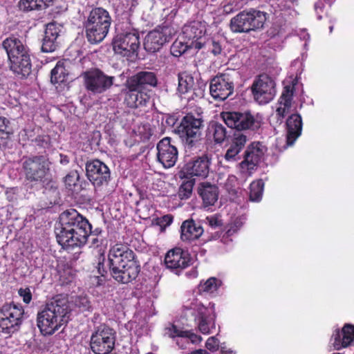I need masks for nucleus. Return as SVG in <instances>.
<instances>
[{"mask_svg":"<svg viewBox=\"0 0 354 354\" xmlns=\"http://www.w3.org/2000/svg\"><path fill=\"white\" fill-rule=\"evenodd\" d=\"M236 232V229L234 227H231L227 230L225 234L227 237L232 236Z\"/></svg>","mask_w":354,"mask_h":354,"instance_id":"nucleus-60","label":"nucleus"},{"mask_svg":"<svg viewBox=\"0 0 354 354\" xmlns=\"http://www.w3.org/2000/svg\"><path fill=\"white\" fill-rule=\"evenodd\" d=\"M55 0H38L41 10H44L48 7L53 6Z\"/></svg>","mask_w":354,"mask_h":354,"instance_id":"nucleus-54","label":"nucleus"},{"mask_svg":"<svg viewBox=\"0 0 354 354\" xmlns=\"http://www.w3.org/2000/svg\"><path fill=\"white\" fill-rule=\"evenodd\" d=\"M17 51H19L21 53V56L19 57V64L20 65L19 69H15L12 68H10V69L15 75L26 77L31 73L32 68L30 52L29 50L28 52H24L22 50L20 51L19 48Z\"/></svg>","mask_w":354,"mask_h":354,"instance_id":"nucleus-32","label":"nucleus"},{"mask_svg":"<svg viewBox=\"0 0 354 354\" xmlns=\"http://www.w3.org/2000/svg\"><path fill=\"white\" fill-rule=\"evenodd\" d=\"M222 285V281L216 277H210L205 282H201L198 285V292L206 294H214Z\"/></svg>","mask_w":354,"mask_h":354,"instance_id":"nucleus-36","label":"nucleus"},{"mask_svg":"<svg viewBox=\"0 0 354 354\" xmlns=\"http://www.w3.org/2000/svg\"><path fill=\"white\" fill-rule=\"evenodd\" d=\"M234 88L231 75L227 73H220L211 80L209 92L214 99L223 101L233 93Z\"/></svg>","mask_w":354,"mask_h":354,"instance_id":"nucleus-15","label":"nucleus"},{"mask_svg":"<svg viewBox=\"0 0 354 354\" xmlns=\"http://www.w3.org/2000/svg\"><path fill=\"white\" fill-rule=\"evenodd\" d=\"M60 162L62 165H66L69 162L68 157L66 155L60 154Z\"/></svg>","mask_w":354,"mask_h":354,"instance_id":"nucleus-58","label":"nucleus"},{"mask_svg":"<svg viewBox=\"0 0 354 354\" xmlns=\"http://www.w3.org/2000/svg\"><path fill=\"white\" fill-rule=\"evenodd\" d=\"M86 175L95 187L108 185L111 180V172L108 166L98 159L87 161Z\"/></svg>","mask_w":354,"mask_h":354,"instance_id":"nucleus-14","label":"nucleus"},{"mask_svg":"<svg viewBox=\"0 0 354 354\" xmlns=\"http://www.w3.org/2000/svg\"><path fill=\"white\" fill-rule=\"evenodd\" d=\"M10 121L5 117L0 116V138L7 139L12 133Z\"/></svg>","mask_w":354,"mask_h":354,"instance_id":"nucleus-43","label":"nucleus"},{"mask_svg":"<svg viewBox=\"0 0 354 354\" xmlns=\"http://www.w3.org/2000/svg\"><path fill=\"white\" fill-rule=\"evenodd\" d=\"M48 158L44 155L24 156L20 160V174L27 183H44L50 172Z\"/></svg>","mask_w":354,"mask_h":354,"instance_id":"nucleus-7","label":"nucleus"},{"mask_svg":"<svg viewBox=\"0 0 354 354\" xmlns=\"http://www.w3.org/2000/svg\"><path fill=\"white\" fill-rule=\"evenodd\" d=\"M90 240L91 247L98 248L103 244L104 239L99 236H88V241Z\"/></svg>","mask_w":354,"mask_h":354,"instance_id":"nucleus-51","label":"nucleus"},{"mask_svg":"<svg viewBox=\"0 0 354 354\" xmlns=\"http://www.w3.org/2000/svg\"><path fill=\"white\" fill-rule=\"evenodd\" d=\"M203 122V117L199 113H188L181 119L176 131L186 149H192L201 145Z\"/></svg>","mask_w":354,"mask_h":354,"instance_id":"nucleus-6","label":"nucleus"},{"mask_svg":"<svg viewBox=\"0 0 354 354\" xmlns=\"http://www.w3.org/2000/svg\"><path fill=\"white\" fill-rule=\"evenodd\" d=\"M206 135L209 138H212L216 143L221 144L227 137V130L222 124L211 121L208 124Z\"/></svg>","mask_w":354,"mask_h":354,"instance_id":"nucleus-31","label":"nucleus"},{"mask_svg":"<svg viewBox=\"0 0 354 354\" xmlns=\"http://www.w3.org/2000/svg\"><path fill=\"white\" fill-rule=\"evenodd\" d=\"M292 102V95L289 94L287 91L286 93H283L281 95L279 104L285 107L290 108Z\"/></svg>","mask_w":354,"mask_h":354,"instance_id":"nucleus-46","label":"nucleus"},{"mask_svg":"<svg viewBox=\"0 0 354 354\" xmlns=\"http://www.w3.org/2000/svg\"><path fill=\"white\" fill-rule=\"evenodd\" d=\"M172 36V29L169 26H158L146 36L144 47L149 53H156L169 41Z\"/></svg>","mask_w":354,"mask_h":354,"instance_id":"nucleus-17","label":"nucleus"},{"mask_svg":"<svg viewBox=\"0 0 354 354\" xmlns=\"http://www.w3.org/2000/svg\"><path fill=\"white\" fill-rule=\"evenodd\" d=\"M77 305L84 310H89L91 308V302L86 297H80L76 301Z\"/></svg>","mask_w":354,"mask_h":354,"instance_id":"nucleus-48","label":"nucleus"},{"mask_svg":"<svg viewBox=\"0 0 354 354\" xmlns=\"http://www.w3.org/2000/svg\"><path fill=\"white\" fill-rule=\"evenodd\" d=\"M165 263L168 269L179 274L182 270L192 264V258L188 250L174 248L167 252Z\"/></svg>","mask_w":354,"mask_h":354,"instance_id":"nucleus-18","label":"nucleus"},{"mask_svg":"<svg viewBox=\"0 0 354 354\" xmlns=\"http://www.w3.org/2000/svg\"><path fill=\"white\" fill-rule=\"evenodd\" d=\"M60 224L56 238L63 248L82 247L86 243L91 232V225L76 209L64 211L60 216Z\"/></svg>","mask_w":354,"mask_h":354,"instance_id":"nucleus-1","label":"nucleus"},{"mask_svg":"<svg viewBox=\"0 0 354 354\" xmlns=\"http://www.w3.org/2000/svg\"><path fill=\"white\" fill-rule=\"evenodd\" d=\"M195 48L198 50L205 48L214 55H220L222 52L221 42L214 37L204 38L203 41H197L195 44Z\"/></svg>","mask_w":354,"mask_h":354,"instance_id":"nucleus-33","label":"nucleus"},{"mask_svg":"<svg viewBox=\"0 0 354 354\" xmlns=\"http://www.w3.org/2000/svg\"><path fill=\"white\" fill-rule=\"evenodd\" d=\"M24 312L22 307L15 304L3 305L0 310V328L2 332L11 328L13 329L12 332L18 330Z\"/></svg>","mask_w":354,"mask_h":354,"instance_id":"nucleus-16","label":"nucleus"},{"mask_svg":"<svg viewBox=\"0 0 354 354\" xmlns=\"http://www.w3.org/2000/svg\"><path fill=\"white\" fill-rule=\"evenodd\" d=\"M19 8L24 12L41 10L38 0H20Z\"/></svg>","mask_w":354,"mask_h":354,"instance_id":"nucleus-41","label":"nucleus"},{"mask_svg":"<svg viewBox=\"0 0 354 354\" xmlns=\"http://www.w3.org/2000/svg\"><path fill=\"white\" fill-rule=\"evenodd\" d=\"M266 147L260 142L250 144L244 152L243 160L239 163L241 169H254L263 158Z\"/></svg>","mask_w":354,"mask_h":354,"instance_id":"nucleus-20","label":"nucleus"},{"mask_svg":"<svg viewBox=\"0 0 354 354\" xmlns=\"http://www.w3.org/2000/svg\"><path fill=\"white\" fill-rule=\"evenodd\" d=\"M204 230L201 224L192 218L185 220L180 226V239L183 242L191 243L198 239Z\"/></svg>","mask_w":354,"mask_h":354,"instance_id":"nucleus-25","label":"nucleus"},{"mask_svg":"<svg viewBox=\"0 0 354 354\" xmlns=\"http://www.w3.org/2000/svg\"><path fill=\"white\" fill-rule=\"evenodd\" d=\"M266 21V12L250 9L248 11L240 12L232 17L230 20V27L233 32H249L262 28Z\"/></svg>","mask_w":354,"mask_h":354,"instance_id":"nucleus-9","label":"nucleus"},{"mask_svg":"<svg viewBox=\"0 0 354 354\" xmlns=\"http://www.w3.org/2000/svg\"><path fill=\"white\" fill-rule=\"evenodd\" d=\"M197 192L205 208L214 205L218 201L219 190L216 185H212L209 182L201 183L198 186Z\"/></svg>","mask_w":354,"mask_h":354,"instance_id":"nucleus-24","label":"nucleus"},{"mask_svg":"<svg viewBox=\"0 0 354 354\" xmlns=\"http://www.w3.org/2000/svg\"><path fill=\"white\" fill-rule=\"evenodd\" d=\"M221 117L225 124L237 131H256L261 127V122L249 111H223Z\"/></svg>","mask_w":354,"mask_h":354,"instance_id":"nucleus-11","label":"nucleus"},{"mask_svg":"<svg viewBox=\"0 0 354 354\" xmlns=\"http://www.w3.org/2000/svg\"><path fill=\"white\" fill-rule=\"evenodd\" d=\"M335 332H354V325L351 324H346L342 328L341 331L339 329H336Z\"/></svg>","mask_w":354,"mask_h":354,"instance_id":"nucleus-55","label":"nucleus"},{"mask_svg":"<svg viewBox=\"0 0 354 354\" xmlns=\"http://www.w3.org/2000/svg\"><path fill=\"white\" fill-rule=\"evenodd\" d=\"M204 27L198 22H193L190 24L185 25L183 28V37L187 41V43H190V46L195 47V44L197 41H203L204 38L203 36L205 34Z\"/></svg>","mask_w":354,"mask_h":354,"instance_id":"nucleus-29","label":"nucleus"},{"mask_svg":"<svg viewBox=\"0 0 354 354\" xmlns=\"http://www.w3.org/2000/svg\"><path fill=\"white\" fill-rule=\"evenodd\" d=\"M158 85V77L154 72L142 71L127 78L122 91L124 104L131 109L147 106L151 99L149 88Z\"/></svg>","mask_w":354,"mask_h":354,"instance_id":"nucleus-3","label":"nucleus"},{"mask_svg":"<svg viewBox=\"0 0 354 354\" xmlns=\"http://www.w3.org/2000/svg\"><path fill=\"white\" fill-rule=\"evenodd\" d=\"M248 138L247 136L243 133H235L229 148L227 149L225 154V159L228 162H235L241 159L239 153L244 148Z\"/></svg>","mask_w":354,"mask_h":354,"instance_id":"nucleus-28","label":"nucleus"},{"mask_svg":"<svg viewBox=\"0 0 354 354\" xmlns=\"http://www.w3.org/2000/svg\"><path fill=\"white\" fill-rule=\"evenodd\" d=\"M109 12L102 7L93 8L84 23L86 37L90 44L102 41L106 37L111 24Z\"/></svg>","mask_w":354,"mask_h":354,"instance_id":"nucleus-5","label":"nucleus"},{"mask_svg":"<svg viewBox=\"0 0 354 354\" xmlns=\"http://www.w3.org/2000/svg\"><path fill=\"white\" fill-rule=\"evenodd\" d=\"M209 307H205L201 303L193 304L189 308H186L187 310H193L192 314L194 319L190 323L186 325L190 328L185 330H179L175 325H172L173 332H192L193 328L199 332H212L216 330L215 324L214 304L209 303Z\"/></svg>","mask_w":354,"mask_h":354,"instance_id":"nucleus-8","label":"nucleus"},{"mask_svg":"<svg viewBox=\"0 0 354 354\" xmlns=\"http://www.w3.org/2000/svg\"><path fill=\"white\" fill-rule=\"evenodd\" d=\"M104 261L105 258L104 256L102 257V261L101 258L99 260L98 265H97V270L98 273L101 274V276L104 277V275L107 273V271L106 268H104Z\"/></svg>","mask_w":354,"mask_h":354,"instance_id":"nucleus-53","label":"nucleus"},{"mask_svg":"<svg viewBox=\"0 0 354 354\" xmlns=\"http://www.w3.org/2000/svg\"><path fill=\"white\" fill-rule=\"evenodd\" d=\"M115 333H93L90 346L95 354H108L115 345Z\"/></svg>","mask_w":354,"mask_h":354,"instance_id":"nucleus-23","label":"nucleus"},{"mask_svg":"<svg viewBox=\"0 0 354 354\" xmlns=\"http://www.w3.org/2000/svg\"><path fill=\"white\" fill-rule=\"evenodd\" d=\"M35 143L41 147L47 148L50 146V138L48 136H38L35 138Z\"/></svg>","mask_w":354,"mask_h":354,"instance_id":"nucleus-47","label":"nucleus"},{"mask_svg":"<svg viewBox=\"0 0 354 354\" xmlns=\"http://www.w3.org/2000/svg\"><path fill=\"white\" fill-rule=\"evenodd\" d=\"M302 124L301 117L298 113L292 114L286 120V142L288 145H292L300 136Z\"/></svg>","mask_w":354,"mask_h":354,"instance_id":"nucleus-27","label":"nucleus"},{"mask_svg":"<svg viewBox=\"0 0 354 354\" xmlns=\"http://www.w3.org/2000/svg\"><path fill=\"white\" fill-rule=\"evenodd\" d=\"M102 230L99 229V228H96L94 231H92L91 230V234H89V236H100L101 233H102Z\"/></svg>","mask_w":354,"mask_h":354,"instance_id":"nucleus-59","label":"nucleus"},{"mask_svg":"<svg viewBox=\"0 0 354 354\" xmlns=\"http://www.w3.org/2000/svg\"><path fill=\"white\" fill-rule=\"evenodd\" d=\"M140 47V37L138 32H125L118 34L113 40V48L115 53L132 60L138 55Z\"/></svg>","mask_w":354,"mask_h":354,"instance_id":"nucleus-12","label":"nucleus"},{"mask_svg":"<svg viewBox=\"0 0 354 354\" xmlns=\"http://www.w3.org/2000/svg\"><path fill=\"white\" fill-rule=\"evenodd\" d=\"M2 48L6 50L9 62V67L15 69H19V57L21 53L17 51L19 48L20 51L24 52L29 50L28 48L24 45L23 42L15 36H10L5 39L2 42Z\"/></svg>","mask_w":354,"mask_h":354,"instance_id":"nucleus-21","label":"nucleus"},{"mask_svg":"<svg viewBox=\"0 0 354 354\" xmlns=\"http://www.w3.org/2000/svg\"><path fill=\"white\" fill-rule=\"evenodd\" d=\"M210 161L211 158L207 154L194 157L183 167L182 173L184 176L205 178L209 174Z\"/></svg>","mask_w":354,"mask_h":354,"instance_id":"nucleus-22","label":"nucleus"},{"mask_svg":"<svg viewBox=\"0 0 354 354\" xmlns=\"http://www.w3.org/2000/svg\"><path fill=\"white\" fill-rule=\"evenodd\" d=\"M80 181V174L77 170H72L68 173L64 178L66 187L69 189H73Z\"/></svg>","mask_w":354,"mask_h":354,"instance_id":"nucleus-42","label":"nucleus"},{"mask_svg":"<svg viewBox=\"0 0 354 354\" xmlns=\"http://www.w3.org/2000/svg\"><path fill=\"white\" fill-rule=\"evenodd\" d=\"M289 109L290 108L288 107H285L283 106L279 105L276 110L277 121L281 122L283 119L286 116V113L288 112Z\"/></svg>","mask_w":354,"mask_h":354,"instance_id":"nucleus-50","label":"nucleus"},{"mask_svg":"<svg viewBox=\"0 0 354 354\" xmlns=\"http://www.w3.org/2000/svg\"><path fill=\"white\" fill-rule=\"evenodd\" d=\"M66 73L63 66L58 64L52 69L50 73V82L53 84H60L65 81Z\"/></svg>","mask_w":354,"mask_h":354,"instance_id":"nucleus-39","label":"nucleus"},{"mask_svg":"<svg viewBox=\"0 0 354 354\" xmlns=\"http://www.w3.org/2000/svg\"><path fill=\"white\" fill-rule=\"evenodd\" d=\"M71 310L66 296L57 295L37 315L40 332H55L68 323Z\"/></svg>","mask_w":354,"mask_h":354,"instance_id":"nucleus-4","label":"nucleus"},{"mask_svg":"<svg viewBox=\"0 0 354 354\" xmlns=\"http://www.w3.org/2000/svg\"><path fill=\"white\" fill-rule=\"evenodd\" d=\"M194 78L192 75L186 72L178 74V91L180 94H185L191 91L194 88Z\"/></svg>","mask_w":354,"mask_h":354,"instance_id":"nucleus-34","label":"nucleus"},{"mask_svg":"<svg viewBox=\"0 0 354 354\" xmlns=\"http://www.w3.org/2000/svg\"><path fill=\"white\" fill-rule=\"evenodd\" d=\"M85 89L93 95H100L109 90L113 85L115 77L106 75L98 68H91L82 73Z\"/></svg>","mask_w":354,"mask_h":354,"instance_id":"nucleus-10","label":"nucleus"},{"mask_svg":"<svg viewBox=\"0 0 354 354\" xmlns=\"http://www.w3.org/2000/svg\"><path fill=\"white\" fill-rule=\"evenodd\" d=\"M205 346L212 352L216 351L220 347V340L216 336L210 337L207 339Z\"/></svg>","mask_w":354,"mask_h":354,"instance_id":"nucleus-45","label":"nucleus"},{"mask_svg":"<svg viewBox=\"0 0 354 354\" xmlns=\"http://www.w3.org/2000/svg\"><path fill=\"white\" fill-rule=\"evenodd\" d=\"M157 160L165 168L175 165L178 156L176 147L171 142V138L165 137L160 140L156 146Z\"/></svg>","mask_w":354,"mask_h":354,"instance_id":"nucleus-19","label":"nucleus"},{"mask_svg":"<svg viewBox=\"0 0 354 354\" xmlns=\"http://www.w3.org/2000/svg\"><path fill=\"white\" fill-rule=\"evenodd\" d=\"M333 342V348L340 350L343 348H346L351 346L354 343V333H342V337L340 333H337Z\"/></svg>","mask_w":354,"mask_h":354,"instance_id":"nucleus-37","label":"nucleus"},{"mask_svg":"<svg viewBox=\"0 0 354 354\" xmlns=\"http://www.w3.org/2000/svg\"><path fill=\"white\" fill-rule=\"evenodd\" d=\"M174 217L171 214H166L161 217H158L153 220V223L163 230L169 226L173 222Z\"/></svg>","mask_w":354,"mask_h":354,"instance_id":"nucleus-44","label":"nucleus"},{"mask_svg":"<svg viewBox=\"0 0 354 354\" xmlns=\"http://www.w3.org/2000/svg\"><path fill=\"white\" fill-rule=\"evenodd\" d=\"M221 354H235V353L233 351L228 349L225 346L221 345Z\"/></svg>","mask_w":354,"mask_h":354,"instance_id":"nucleus-57","label":"nucleus"},{"mask_svg":"<svg viewBox=\"0 0 354 354\" xmlns=\"http://www.w3.org/2000/svg\"><path fill=\"white\" fill-rule=\"evenodd\" d=\"M90 184L88 182H86L85 180L82 181L80 183V187H81V189H86V187L89 186Z\"/></svg>","mask_w":354,"mask_h":354,"instance_id":"nucleus-61","label":"nucleus"},{"mask_svg":"<svg viewBox=\"0 0 354 354\" xmlns=\"http://www.w3.org/2000/svg\"><path fill=\"white\" fill-rule=\"evenodd\" d=\"M169 337L181 349L187 348L190 344H198L202 341L197 333H169Z\"/></svg>","mask_w":354,"mask_h":354,"instance_id":"nucleus-30","label":"nucleus"},{"mask_svg":"<svg viewBox=\"0 0 354 354\" xmlns=\"http://www.w3.org/2000/svg\"><path fill=\"white\" fill-rule=\"evenodd\" d=\"M42 335L46 336V335H53V333H41Z\"/></svg>","mask_w":354,"mask_h":354,"instance_id":"nucleus-62","label":"nucleus"},{"mask_svg":"<svg viewBox=\"0 0 354 354\" xmlns=\"http://www.w3.org/2000/svg\"><path fill=\"white\" fill-rule=\"evenodd\" d=\"M60 30L55 23H49L46 25L42 39L41 51L44 53L54 52L57 46V38Z\"/></svg>","mask_w":354,"mask_h":354,"instance_id":"nucleus-26","label":"nucleus"},{"mask_svg":"<svg viewBox=\"0 0 354 354\" xmlns=\"http://www.w3.org/2000/svg\"><path fill=\"white\" fill-rule=\"evenodd\" d=\"M234 11L232 4L228 3L223 6V12L226 14H230Z\"/></svg>","mask_w":354,"mask_h":354,"instance_id":"nucleus-56","label":"nucleus"},{"mask_svg":"<svg viewBox=\"0 0 354 354\" xmlns=\"http://www.w3.org/2000/svg\"><path fill=\"white\" fill-rule=\"evenodd\" d=\"M20 297L23 298V301L26 304H29L32 299V293L28 288H20L18 291Z\"/></svg>","mask_w":354,"mask_h":354,"instance_id":"nucleus-49","label":"nucleus"},{"mask_svg":"<svg viewBox=\"0 0 354 354\" xmlns=\"http://www.w3.org/2000/svg\"><path fill=\"white\" fill-rule=\"evenodd\" d=\"M254 99L260 104L270 102L276 94L275 82L268 75H259L252 85Z\"/></svg>","mask_w":354,"mask_h":354,"instance_id":"nucleus-13","label":"nucleus"},{"mask_svg":"<svg viewBox=\"0 0 354 354\" xmlns=\"http://www.w3.org/2000/svg\"><path fill=\"white\" fill-rule=\"evenodd\" d=\"M187 175L184 176L185 179L183 180L180 186L178 188V195L181 200L188 199L191 197L193 187L195 184L194 178H188Z\"/></svg>","mask_w":354,"mask_h":354,"instance_id":"nucleus-35","label":"nucleus"},{"mask_svg":"<svg viewBox=\"0 0 354 354\" xmlns=\"http://www.w3.org/2000/svg\"><path fill=\"white\" fill-rule=\"evenodd\" d=\"M330 32H332V26L328 27Z\"/></svg>","mask_w":354,"mask_h":354,"instance_id":"nucleus-63","label":"nucleus"},{"mask_svg":"<svg viewBox=\"0 0 354 354\" xmlns=\"http://www.w3.org/2000/svg\"><path fill=\"white\" fill-rule=\"evenodd\" d=\"M189 48L188 43L186 41H182L178 39H176L171 45L170 48L171 54L176 57H178L181 56L184 53H185Z\"/></svg>","mask_w":354,"mask_h":354,"instance_id":"nucleus-40","label":"nucleus"},{"mask_svg":"<svg viewBox=\"0 0 354 354\" xmlns=\"http://www.w3.org/2000/svg\"><path fill=\"white\" fill-rule=\"evenodd\" d=\"M109 272L113 279L121 284H128L138 277L141 268L136 253L128 245L117 243L109 251Z\"/></svg>","mask_w":354,"mask_h":354,"instance_id":"nucleus-2","label":"nucleus"},{"mask_svg":"<svg viewBox=\"0 0 354 354\" xmlns=\"http://www.w3.org/2000/svg\"><path fill=\"white\" fill-rule=\"evenodd\" d=\"M206 220L209 226L213 228L222 225V222L216 216L207 217Z\"/></svg>","mask_w":354,"mask_h":354,"instance_id":"nucleus-52","label":"nucleus"},{"mask_svg":"<svg viewBox=\"0 0 354 354\" xmlns=\"http://www.w3.org/2000/svg\"><path fill=\"white\" fill-rule=\"evenodd\" d=\"M264 182L261 179L253 181L250 186V198L252 201H259L263 195Z\"/></svg>","mask_w":354,"mask_h":354,"instance_id":"nucleus-38","label":"nucleus"}]
</instances>
